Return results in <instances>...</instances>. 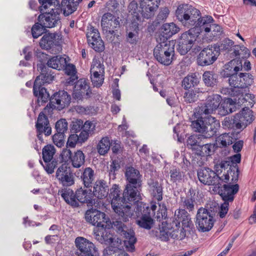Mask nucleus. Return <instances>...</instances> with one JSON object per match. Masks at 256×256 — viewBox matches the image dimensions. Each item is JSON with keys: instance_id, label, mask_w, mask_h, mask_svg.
Listing matches in <instances>:
<instances>
[{"instance_id": "nucleus-1", "label": "nucleus", "mask_w": 256, "mask_h": 256, "mask_svg": "<svg viewBox=\"0 0 256 256\" xmlns=\"http://www.w3.org/2000/svg\"><path fill=\"white\" fill-rule=\"evenodd\" d=\"M108 195L111 200V205L114 212L117 214L118 218L113 221L112 228L123 238L124 245L127 250L134 252L135 250L134 244L137 241L134 230L128 228L124 222L129 221L133 214L132 208V204L138 201L140 198H132L128 194H124L126 186L122 192V190L118 184H114L109 189Z\"/></svg>"}, {"instance_id": "nucleus-2", "label": "nucleus", "mask_w": 256, "mask_h": 256, "mask_svg": "<svg viewBox=\"0 0 256 256\" xmlns=\"http://www.w3.org/2000/svg\"><path fill=\"white\" fill-rule=\"evenodd\" d=\"M221 102L222 97L220 94H212L194 108V116L196 120L192 122L194 131L202 134L205 138H210L216 135L220 128V122L209 115L218 108Z\"/></svg>"}, {"instance_id": "nucleus-3", "label": "nucleus", "mask_w": 256, "mask_h": 256, "mask_svg": "<svg viewBox=\"0 0 256 256\" xmlns=\"http://www.w3.org/2000/svg\"><path fill=\"white\" fill-rule=\"evenodd\" d=\"M200 15L198 10L188 4H180L176 12L177 19L184 27L194 29V32L198 34L202 26L214 22L211 16L202 17Z\"/></svg>"}, {"instance_id": "nucleus-4", "label": "nucleus", "mask_w": 256, "mask_h": 256, "mask_svg": "<svg viewBox=\"0 0 256 256\" xmlns=\"http://www.w3.org/2000/svg\"><path fill=\"white\" fill-rule=\"evenodd\" d=\"M140 0V6L134 0L130 2L128 8L134 20L142 21V18L149 19L153 17L160 4L152 0L144 2Z\"/></svg>"}, {"instance_id": "nucleus-5", "label": "nucleus", "mask_w": 256, "mask_h": 256, "mask_svg": "<svg viewBox=\"0 0 256 256\" xmlns=\"http://www.w3.org/2000/svg\"><path fill=\"white\" fill-rule=\"evenodd\" d=\"M124 175L127 181L124 194H128L131 198L137 197L140 198L138 188L141 187L142 182V176L140 171L132 166H128L126 167Z\"/></svg>"}, {"instance_id": "nucleus-6", "label": "nucleus", "mask_w": 256, "mask_h": 256, "mask_svg": "<svg viewBox=\"0 0 256 256\" xmlns=\"http://www.w3.org/2000/svg\"><path fill=\"white\" fill-rule=\"evenodd\" d=\"M174 46L173 42L168 40H162L158 42L154 50V58L159 63L169 66L174 55Z\"/></svg>"}, {"instance_id": "nucleus-7", "label": "nucleus", "mask_w": 256, "mask_h": 256, "mask_svg": "<svg viewBox=\"0 0 256 256\" xmlns=\"http://www.w3.org/2000/svg\"><path fill=\"white\" fill-rule=\"evenodd\" d=\"M216 212L208 207H201L198 209L196 214V226L199 232H209L213 228L216 220Z\"/></svg>"}, {"instance_id": "nucleus-8", "label": "nucleus", "mask_w": 256, "mask_h": 256, "mask_svg": "<svg viewBox=\"0 0 256 256\" xmlns=\"http://www.w3.org/2000/svg\"><path fill=\"white\" fill-rule=\"evenodd\" d=\"M92 234L94 238L100 243L106 245H110L109 250L114 251L118 248H120L121 242L114 240V237L110 232V230L104 226L102 228H94Z\"/></svg>"}, {"instance_id": "nucleus-9", "label": "nucleus", "mask_w": 256, "mask_h": 256, "mask_svg": "<svg viewBox=\"0 0 256 256\" xmlns=\"http://www.w3.org/2000/svg\"><path fill=\"white\" fill-rule=\"evenodd\" d=\"M76 248L74 256H100L98 248L84 237H77L74 241Z\"/></svg>"}, {"instance_id": "nucleus-10", "label": "nucleus", "mask_w": 256, "mask_h": 256, "mask_svg": "<svg viewBox=\"0 0 256 256\" xmlns=\"http://www.w3.org/2000/svg\"><path fill=\"white\" fill-rule=\"evenodd\" d=\"M39 10L41 14L38 16V20L46 28H54L58 22H60V14L62 10L60 8H52L48 12H44V10L42 8H40Z\"/></svg>"}, {"instance_id": "nucleus-11", "label": "nucleus", "mask_w": 256, "mask_h": 256, "mask_svg": "<svg viewBox=\"0 0 256 256\" xmlns=\"http://www.w3.org/2000/svg\"><path fill=\"white\" fill-rule=\"evenodd\" d=\"M198 34L194 32V29H190L182 34L177 48L178 51L181 55L186 54L192 48Z\"/></svg>"}, {"instance_id": "nucleus-12", "label": "nucleus", "mask_w": 256, "mask_h": 256, "mask_svg": "<svg viewBox=\"0 0 256 256\" xmlns=\"http://www.w3.org/2000/svg\"><path fill=\"white\" fill-rule=\"evenodd\" d=\"M219 56V52L216 46H208L202 49L197 57V62L199 66H204L214 64Z\"/></svg>"}, {"instance_id": "nucleus-13", "label": "nucleus", "mask_w": 256, "mask_h": 256, "mask_svg": "<svg viewBox=\"0 0 256 256\" xmlns=\"http://www.w3.org/2000/svg\"><path fill=\"white\" fill-rule=\"evenodd\" d=\"M198 177L200 182L204 185H212L220 188L221 185L220 176L214 170L208 168H202L198 170Z\"/></svg>"}, {"instance_id": "nucleus-14", "label": "nucleus", "mask_w": 256, "mask_h": 256, "mask_svg": "<svg viewBox=\"0 0 256 256\" xmlns=\"http://www.w3.org/2000/svg\"><path fill=\"white\" fill-rule=\"evenodd\" d=\"M70 96L64 90L54 93L50 99V102L46 107L50 106L52 109L58 110L68 106L70 102Z\"/></svg>"}, {"instance_id": "nucleus-15", "label": "nucleus", "mask_w": 256, "mask_h": 256, "mask_svg": "<svg viewBox=\"0 0 256 256\" xmlns=\"http://www.w3.org/2000/svg\"><path fill=\"white\" fill-rule=\"evenodd\" d=\"M86 220L96 226V228L106 227V223L108 218L106 217L104 212H102L96 209H90L86 211L85 214Z\"/></svg>"}, {"instance_id": "nucleus-16", "label": "nucleus", "mask_w": 256, "mask_h": 256, "mask_svg": "<svg viewBox=\"0 0 256 256\" xmlns=\"http://www.w3.org/2000/svg\"><path fill=\"white\" fill-rule=\"evenodd\" d=\"M56 177L63 186H70L74 184V176L72 170L66 164H62L58 168Z\"/></svg>"}, {"instance_id": "nucleus-17", "label": "nucleus", "mask_w": 256, "mask_h": 256, "mask_svg": "<svg viewBox=\"0 0 256 256\" xmlns=\"http://www.w3.org/2000/svg\"><path fill=\"white\" fill-rule=\"evenodd\" d=\"M228 81L231 87L242 89L250 86L253 82V79L250 74L240 72L238 74L232 75Z\"/></svg>"}, {"instance_id": "nucleus-18", "label": "nucleus", "mask_w": 256, "mask_h": 256, "mask_svg": "<svg viewBox=\"0 0 256 256\" xmlns=\"http://www.w3.org/2000/svg\"><path fill=\"white\" fill-rule=\"evenodd\" d=\"M119 18H116L110 13L104 14L102 16L101 25L103 31L110 34L114 35L116 31H117L120 26Z\"/></svg>"}, {"instance_id": "nucleus-19", "label": "nucleus", "mask_w": 256, "mask_h": 256, "mask_svg": "<svg viewBox=\"0 0 256 256\" xmlns=\"http://www.w3.org/2000/svg\"><path fill=\"white\" fill-rule=\"evenodd\" d=\"M218 48L219 53L222 52L224 54H228L230 58H234L240 50V46L234 45V42L226 38L222 40L219 44H214Z\"/></svg>"}, {"instance_id": "nucleus-20", "label": "nucleus", "mask_w": 256, "mask_h": 256, "mask_svg": "<svg viewBox=\"0 0 256 256\" xmlns=\"http://www.w3.org/2000/svg\"><path fill=\"white\" fill-rule=\"evenodd\" d=\"M68 126L66 119L62 118L56 123V133L52 136V140L54 143L58 148H61L64 144V133L68 130Z\"/></svg>"}, {"instance_id": "nucleus-21", "label": "nucleus", "mask_w": 256, "mask_h": 256, "mask_svg": "<svg viewBox=\"0 0 256 256\" xmlns=\"http://www.w3.org/2000/svg\"><path fill=\"white\" fill-rule=\"evenodd\" d=\"M60 36L56 32L45 33L40 42V46L45 50H50L60 45Z\"/></svg>"}, {"instance_id": "nucleus-22", "label": "nucleus", "mask_w": 256, "mask_h": 256, "mask_svg": "<svg viewBox=\"0 0 256 256\" xmlns=\"http://www.w3.org/2000/svg\"><path fill=\"white\" fill-rule=\"evenodd\" d=\"M252 111L248 107L244 108L239 113L235 115L238 129L244 130L254 120Z\"/></svg>"}, {"instance_id": "nucleus-23", "label": "nucleus", "mask_w": 256, "mask_h": 256, "mask_svg": "<svg viewBox=\"0 0 256 256\" xmlns=\"http://www.w3.org/2000/svg\"><path fill=\"white\" fill-rule=\"evenodd\" d=\"M38 69L40 71V74L38 76L34 82L35 86L37 85L42 86L44 84H50L52 82L54 78V76L51 73V71L44 64H38ZM34 87V90L36 88Z\"/></svg>"}, {"instance_id": "nucleus-24", "label": "nucleus", "mask_w": 256, "mask_h": 256, "mask_svg": "<svg viewBox=\"0 0 256 256\" xmlns=\"http://www.w3.org/2000/svg\"><path fill=\"white\" fill-rule=\"evenodd\" d=\"M224 69L222 72L224 78H230L232 75L238 74L240 72L242 71V62L234 58L224 66Z\"/></svg>"}, {"instance_id": "nucleus-25", "label": "nucleus", "mask_w": 256, "mask_h": 256, "mask_svg": "<svg viewBox=\"0 0 256 256\" xmlns=\"http://www.w3.org/2000/svg\"><path fill=\"white\" fill-rule=\"evenodd\" d=\"M218 189V194L222 198L224 201H228L232 202L234 200V195L236 194L239 190L238 184H224L222 186L220 185Z\"/></svg>"}, {"instance_id": "nucleus-26", "label": "nucleus", "mask_w": 256, "mask_h": 256, "mask_svg": "<svg viewBox=\"0 0 256 256\" xmlns=\"http://www.w3.org/2000/svg\"><path fill=\"white\" fill-rule=\"evenodd\" d=\"M90 92V86L84 79L80 78L77 80L74 86L72 94L74 99L82 100L83 98H88Z\"/></svg>"}, {"instance_id": "nucleus-27", "label": "nucleus", "mask_w": 256, "mask_h": 256, "mask_svg": "<svg viewBox=\"0 0 256 256\" xmlns=\"http://www.w3.org/2000/svg\"><path fill=\"white\" fill-rule=\"evenodd\" d=\"M109 188L108 183L104 180H96L92 186V193L99 199L106 198L108 194Z\"/></svg>"}, {"instance_id": "nucleus-28", "label": "nucleus", "mask_w": 256, "mask_h": 256, "mask_svg": "<svg viewBox=\"0 0 256 256\" xmlns=\"http://www.w3.org/2000/svg\"><path fill=\"white\" fill-rule=\"evenodd\" d=\"M147 184L148 190L151 196L158 201L162 200L163 188L162 184L153 178L148 180Z\"/></svg>"}, {"instance_id": "nucleus-29", "label": "nucleus", "mask_w": 256, "mask_h": 256, "mask_svg": "<svg viewBox=\"0 0 256 256\" xmlns=\"http://www.w3.org/2000/svg\"><path fill=\"white\" fill-rule=\"evenodd\" d=\"M195 192L192 188H190L186 196H181L180 204L182 209L187 210L189 212H192L194 210Z\"/></svg>"}, {"instance_id": "nucleus-30", "label": "nucleus", "mask_w": 256, "mask_h": 256, "mask_svg": "<svg viewBox=\"0 0 256 256\" xmlns=\"http://www.w3.org/2000/svg\"><path fill=\"white\" fill-rule=\"evenodd\" d=\"M134 22L132 23L130 26V30L126 31V42L132 46H136L139 40L138 38V24L133 19Z\"/></svg>"}, {"instance_id": "nucleus-31", "label": "nucleus", "mask_w": 256, "mask_h": 256, "mask_svg": "<svg viewBox=\"0 0 256 256\" xmlns=\"http://www.w3.org/2000/svg\"><path fill=\"white\" fill-rule=\"evenodd\" d=\"M58 194L72 208H78L79 204L76 198L75 193L70 188H64L58 191Z\"/></svg>"}, {"instance_id": "nucleus-32", "label": "nucleus", "mask_w": 256, "mask_h": 256, "mask_svg": "<svg viewBox=\"0 0 256 256\" xmlns=\"http://www.w3.org/2000/svg\"><path fill=\"white\" fill-rule=\"evenodd\" d=\"M75 196L78 202H80L88 204L92 203L93 196L92 193V188H90L88 190H86L80 188L76 190Z\"/></svg>"}, {"instance_id": "nucleus-33", "label": "nucleus", "mask_w": 256, "mask_h": 256, "mask_svg": "<svg viewBox=\"0 0 256 256\" xmlns=\"http://www.w3.org/2000/svg\"><path fill=\"white\" fill-rule=\"evenodd\" d=\"M80 178L84 188H92L94 184V172L92 168L90 167L86 168Z\"/></svg>"}, {"instance_id": "nucleus-34", "label": "nucleus", "mask_w": 256, "mask_h": 256, "mask_svg": "<svg viewBox=\"0 0 256 256\" xmlns=\"http://www.w3.org/2000/svg\"><path fill=\"white\" fill-rule=\"evenodd\" d=\"M236 104H240V100H237L236 98H227L223 104L222 106L220 108L219 112L220 114L226 116L234 112L236 109Z\"/></svg>"}, {"instance_id": "nucleus-35", "label": "nucleus", "mask_w": 256, "mask_h": 256, "mask_svg": "<svg viewBox=\"0 0 256 256\" xmlns=\"http://www.w3.org/2000/svg\"><path fill=\"white\" fill-rule=\"evenodd\" d=\"M180 31V28L174 22L165 24L161 28L162 34H163V41L168 39Z\"/></svg>"}, {"instance_id": "nucleus-36", "label": "nucleus", "mask_w": 256, "mask_h": 256, "mask_svg": "<svg viewBox=\"0 0 256 256\" xmlns=\"http://www.w3.org/2000/svg\"><path fill=\"white\" fill-rule=\"evenodd\" d=\"M46 66L48 68L60 70L66 66V59L60 56H52L48 60Z\"/></svg>"}, {"instance_id": "nucleus-37", "label": "nucleus", "mask_w": 256, "mask_h": 256, "mask_svg": "<svg viewBox=\"0 0 256 256\" xmlns=\"http://www.w3.org/2000/svg\"><path fill=\"white\" fill-rule=\"evenodd\" d=\"M215 144H200L196 148H194V152L202 157L210 156L214 152Z\"/></svg>"}, {"instance_id": "nucleus-38", "label": "nucleus", "mask_w": 256, "mask_h": 256, "mask_svg": "<svg viewBox=\"0 0 256 256\" xmlns=\"http://www.w3.org/2000/svg\"><path fill=\"white\" fill-rule=\"evenodd\" d=\"M42 86L37 85V86H36V90H34L35 86L34 84L33 86L34 94V96L38 97V102L39 104L41 102V104L46 103L50 98V94L46 89L42 87Z\"/></svg>"}, {"instance_id": "nucleus-39", "label": "nucleus", "mask_w": 256, "mask_h": 256, "mask_svg": "<svg viewBox=\"0 0 256 256\" xmlns=\"http://www.w3.org/2000/svg\"><path fill=\"white\" fill-rule=\"evenodd\" d=\"M218 79V74L212 71H206L202 75V80L207 86L214 87L216 86Z\"/></svg>"}, {"instance_id": "nucleus-40", "label": "nucleus", "mask_w": 256, "mask_h": 256, "mask_svg": "<svg viewBox=\"0 0 256 256\" xmlns=\"http://www.w3.org/2000/svg\"><path fill=\"white\" fill-rule=\"evenodd\" d=\"M232 135L229 133H224L218 136L216 138L218 146L220 148H226L234 143L236 140Z\"/></svg>"}, {"instance_id": "nucleus-41", "label": "nucleus", "mask_w": 256, "mask_h": 256, "mask_svg": "<svg viewBox=\"0 0 256 256\" xmlns=\"http://www.w3.org/2000/svg\"><path fill=\"white\" fill-rule=\"evenodd\" d=\"M171 226L174 228H172L170 230V237L173 239L182 240L186 236V232L184 228H181L180 226L178 225V222H171Z\"/></svg>"}, {"instance_id": "nucleus-42", "label": "nucleus", "mask_w": 256, "mask_h": 256, "mask_svg": "<svg viewBox=\"0 0 256 256\" xmlns=\"http://www.w3.org/2000/svg\"><path fill=\"white\" fill-rule=\"evenodd\" d=\"M136 224L140 228L146 230H150L154 224V221L150 214L148 213L142 214V216L136 220Z\"/></svg>"}, {"instance_id": "nucleus-43", "label": "nucleus", "mask_w": 256, "mask_h": 256, "mask_svg": "<svg viewBox=\"0 0 256 256\" xmlns=\"http://www.w3.org/2000/svg\"><path fill=\"white\" fill-rule=\"evenodd\" d=\"M170 221H171V220ZM172 228H174V227L171 226L170 222L167 221L162 222L160 227V234L159 235V239L163 241L168 240Z\"/></svg>"}, {"instance_id": "nucleus-44", "label": "nucleus", "mask_w": 256, "mask_h": 256, "mask_svg": "<svg viewBox=\"0 0 256 256\" xmlns=\"http://www.w3.org/2000/svg\"><path fill=\"white\" fill-rule=\"evenodd\" d=\"M199 83V78L196 74H192L186 76L182 81V86L185 90H188L197 86Z\"/></svg>"}, {"instance_id": "nucleus-45", "label": "nucleus", "mask_w": 256, "mask_h": 256, "mask_svg": "<svg viewBox=\"0 0 256 256\" xmlns=\"http://www.w3.org/2000/svg\"><path fill=\"white\" fill-rule=\"evenodd\" d=\"M36 128V131L40 132H42V130H46V128H52L47 116L42 112H40L38 115Z\"/></svg>"}, {"instance_id": "nucleus-46", "label": "nucleus", "mask_w": 256, "mask_h": 256, "mask_svg": "<svg viewBox=\"0 0 256 256\" xmlns=\"http://www.w3.org/2000/svg\"><path fill=\"white\" fill-rule=\"evenodd\" d=\"M78 5V3L74 0H62L64 14L66 16L72 14L76 10Z\"/></svg>"}, {"instance_id": "nucleus-47", "label": "nucleus", "mask_w": 256, "mask_h": 256, "mask_svg": "<svg viewBox=\"0 0 256 256\" xmlns=\"http://www.w3.org/2000/svg\"><path fill=\"white\" fill-rule=\"evenodd\" d=\"M70 162L74 168H79L84 165L85 162V156L83 152L80 150L74 152Z\"/></svg>"}, {"instance_id": "nucleus-48", "label": "nucleus", "mask_w": 256, "mask_h": 256, "mask_svg": "<svg viewBox=\"0 0 256 256\" xmlns=\"http://www.w3.org/2000/svg\"><path fill=\"white\" fill-rule=\"evenodd\" d=\"M170 182L173 183L181 182L184 176V172L179 168L173 167L170 170Z\"/></svg>"}, {"instance_id": "nucleus-49", "label": "nucleus", "mask_w": 256, "mask_h": 256, "mask_svg": "<svg viewBox=\"0 0 256 256\" xmlns=\"http://www.w3.org/2000/svg\"><path fill=\"white\" fill-rule=\"evenodd\" d=\"M212 22H213L208 24H204V26H202L200 32L204 30L206 32H212L214 37L220 36L222 32L221 26L218 24H214Z\"/></svg>"}, {"instance_id": "nucleus-50", "label": "nucleus", "mask_w": 256, "mask_h": 256, "mask_svg": "<svg viewBox=\"0 0 256 256\" xmlns=\"http://www.w3.org/2000/svg\"><path fill=\"white\" fill-rule=\"evenodd\" d=\"M111 143L108 137L102 138L97 146L98 152L100 155H104L110 150Z\"/></svg>"}, {"instance_id": "nucleus-51", "label": "nucleus", "mask_w": 256, "mask_h": 256, "mask_svg": "<svg viewBox=\"0 0 256 256\" xmlns=\"http://www.w3.org/2000/svg\"><path fill=\"white\" fill-rule=\"evenodd\" d=\"M56 152V150L54 146L48 144L42 149V158L44 162H50L53 158Z\"/></svg>"}, {"instance_id": "nucleus-52", "label": "nucleus", "mask_w": 256, "mask_h": 256, "mask_svg": "<svg viewBox=\"0 0 256 256\" xmlns=\"http://www.w3.org/2000/svg\"><path fill=\"white\" fill-rule=\"evenodd\" d=\"M122 164V159L118 157L112 160L108 170L109 176L110 178L112 179L116 178V172L120 168Z\"/></svg>"}, {"instance_id": "nucleus-53", "label": "nucleus", "mask_w": 256, "mask_h": 256, "mask_svg": "<svg viewBox=\"0 0 256 256\" xmlns=\"http://www.w3.org/2000/svg\"><path fill=\"white\" fill-rule=\"evenodd\" d=\"M46 27L38 21L32 28V34L34 38H37L45 32Z\"/></svg>"}, {"instance_id": "nucleus-54", "label": "nucleus", "mask_w": 256, "mask_h": 256, "mask_svg": "<svg viewBox=\"0 0 256 256\" xmlns=\"http://www.w3.org/2000/svg\"><path fill=\"white\" fill-rule=\"evenodd\" d=\"M94 66H92L90 68L91 80L94 86L100 87L103 82V78H102L98 72L94 70Z\"/></svg>"}, {"instance_id": "nucleus-55", "label": "nucleus", "mask_w": 256, "mask_h": 256, "mask_svg": "<svg viewBox=\"0 0 256 256\" xmlns=\"http://www.w3.org/2000/svg\"><path fill=\"white\" fill-rule=\"evenodd\" d=\"M200 138L198 135L193 134L190 136L186 140V145L188 148L192 149L194 152V148H196L200 142L199 141Z\"/></svg>"}, {"instance_id": "nucleus-56", "label": "nucleus", "mask_w": 256, "mask_h": 256, "mask_svg": "<svg viewBox=\"0 0 256 256\" xmlns=\"http://www.w3.org/2000/svg\"><path fill=\"white\" fill-rule=\"evenodd\" d=\"M88 44L96 52H102L104 50V42L100 38L94 40V42H88Z\"/></svg>"}, {"instance_id": "nucleus-57", "label": "nucleus", "mask_w": 256, "mask_h": 256, "mask_svg": "<svg viewBox=\"0 0 256 256\" xmlns=\"http://www.w3.org/2000/svg\"><path fill=\"white\" fill-rule=\"evenodd\" d=\"M86 38L88 42H94V40L99 38L100 36L98 29L95 28L92 26H90V28L88 29V32L86 34Z\"/></svg>"}, {"instance_id": "nucleus-58", "label": "nucleus", "mask_w": 256, "mask_h": 256, "mask_svg": "<svg viewBox=\"0 0 256 256\" xmlns=\"http://www.w3.org/2000/svg\"><path fill=\"white\" fill-rule=\"evenodd\" d=\"M188 212L184 209L179 208L175 211L174 218L172 222H178V225L180 226V223L182 222V220H184V216L187 215Z\"/></svg>"}, {"instance_id": "nucleus-59", "label": "nucleus", "mask_w": 256, "mask_h": 256, "mask_svg": "<svg viewBox=\"0 0 256 256\" xmlns=\"http://www.w3.org/2000/svg\"><path fill=\"white\" fill-rule=\"evenodd\" d=\"M240 89L241 88L232 87V88H228L227 92L230 96L233 97L234 98H236L237 100H240L241 102L242 98V92Z\"/></svg>"}, {"instance_id": "nucleus-60", "label": "nucleus", "mask_w": 256, "mask_h": 256, "mask_svg": "<svg viewBox=\"0 0 256 256\" xmlns=\"http://www.w3.org/2000/svg\"><path fill=\"white\" fill-rule=\"evenodd\" d=\"M198 92L196 90H188L184 94L185 102L192 103L196 102L198 99Z\"/></svg>"}, {"instance_id": "nucleus-61", "label": "nucleus", "mask_w": 256, "mask_h": 256, "mask_svg": "<svg viewBox=\"0 0 256 256\" xmlns=\"http://www.w3.org/2000/svg\"><path fill=\"white\" fill-rule=\"evenodd\" d=\"M236 121V119L235 118V116L233 118L229 117H226L224 118L222 122V126L228 128L238 130L237 128V126H236V124L238 122Z\"/></svg>"}, {"instance_id": "nucleus-62", "label": "nucleus", "mask_w": 256, "mask_h": 256, "mask_svg": "<svg viewBox=\"0 0 256 256\" xmlns=\"http://www.w3.org/2000/svg\"><path fill=\"white\" fill-rule=\"evenodd\" d=\"M230 166H231V165L228 160H222L219 164L214 165V168L216 171L215 172L218 174V176H219L222 172V169L226 170L228 168H230Z\"/></svg>"}, {"instance_id": "nucleus-63", "label": "nucleus", "mask_w": 256, "mask_h": 256, "mask_svg": "<svg viewBox=\"0 0 256 256\" xmlns=\"http://www.w3.org/2000/svg\"><path fill=\"white\" fill-rule=\"evenodd\" d=\"M170 10L168 8L164 7L160 8L156 17L157 22L160 23L161 21L166 20L168 16Z\"/></svg>"}, {"instance_id": "nucleus-64", "label": "nucleus", "mask_w": 256, "mask_h": 256, "mask_svg": "<svg viewBox=\"0 0 256 256\" xmlns=\"http://www.w3.org/2000/svg\"><path fill=\"white\" fill-rule=\"evenodd\" d=\"M228 172L230 176L232 177V181L233 182H236L238 180L239 174L238 167L231 166H230Z\"/></svg>"}]
</instances>
